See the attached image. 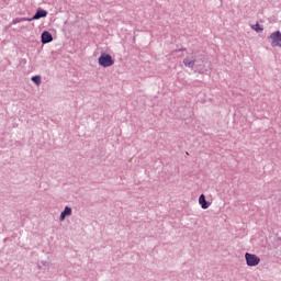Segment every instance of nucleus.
<instances>
[{"label":"nucleus","mask_w":281,"mask_h":281,"mask_svg":"<svg viewBox=\"0 0 281 281\" xmlns=\"http://www.w3.org/2000/svg\"><path fill=\"white\" fill-rule=\"evenodd\" d=\"M45 16H47V11L40 9L36 11L33 18L31 19L22 18L20 20H13V23H21V21H38V19H45Z\"/></svg>","instance_id":"obj_1"},{"label":"nucleus","mask_w":281,"mask_h":281,"mask_svg":"<svg viewBox=\"0 0 281 281\" xmlns=\"http://www.w3.org/2000/svg\"><path fill=\"white\" fill-rule=\"evenodd\" d=\"M115 61L113 60V57H111V55L109 54H102L100 57H99V65L101 67H112V65H114Z\"/></svg>","instance_id":"obj_2"},{"label":"nucleus","mask_w":281,"mask_h":281,"mask_svg":"<svg viewBox=\"0 0 281 281\" xmlns=\"http://www.w3.org/2000/svg\"><path fill=\"white\" fill-rule=\"evenodd\" d=\"M246 265L248 267H258L260 265V258L254 254H245Z\"/></svg>","instance_id":"obj_3"},{"label":"nucleus","mask_w":281,"mask_h":281,"mask_svg":"<svg viewBox=\"0 0 281 281\" xmlns=\"http://www.w3.org/2000/svg\"><path fill=\"white\" fill-rule=\"evenodd\" d=\"M270 41L272 47H281V34L280 31H277L270 35Z\"/></svg>","instance_id":"obj_4"},{"label":"nucleus","mask_w":281,"mask_h":281,"mask_svg":"<svg viewBox=\"0 0 281 281\" xmlns=\"http://www.w3.org/2000/svg\"><path fill=\"white\" fill-rule=\"evenodd\" d=\"M54 41V37L52 36V33L48 31H44L42 33V43L43 45H47V43H52Z\"/></svg>","instance_id":"obj_5"},{"label":"nucleus","mask_w":281,"mask_h":281,"mask_svg":"<svg viewBox=\"0 0 281 281\" xmlns=\"http://www.w3.org/2000/svg\"><path fill=\"white\" fill-rule=\"evenodd\" d=\"M199 203H200L202 210H207V207H210V205H211L210 202H207V201L205 200V195H204V194H201V195H200V198H199Z\"/></svg>","instance_id":"obj_6"},{"label":"nucleus","mask_w":281,"mask_h":281,"mask_svg":"<svg viewBox=\"0 0 281 281\" xmlns=\"http://www.w3.org/2000/svg\"><path fill=\"white\" fill-rule=\"evenodd\" d=\"M66 216H71V207L66 206L64 212H61L60 214V221H63L64 218H66Z\"/></svg>","instance_id":"obj_7"},{"label":"nucleus","mask_w":281,"mask_h":281,"mask_svg":"<svg viewBox=\"0 0 281 281\" xmlns=\"http://www.w3.org/2000/svg\"><path fill=\"white\" fill-rule=\"evenodd\" d=\"M183 64L186 65V67H194V60H190L189 58H186L183 60Z\"/></svg>","instance_id":"obj_8"},{"label":"nucleus","mask_w":281,"mask_h":281,"mask_svg":"<svg viewBox=\"0 0 281 281\" xmlns=\"http://www.w3.org/2000/svg\"><path fill=\"white\" fill-rule=\"evenodd\" d=\"M31 80L33 82H35V85H37V87H38V85H41V76H34L31 78Z\"/></svg>","instance_id":"obj_9"},{"label":"nucleus","mask_w":281,"mask_h":281,"mask_svg":"<svg viewBox=\"0 0 281 281\" xmlns=\"http://www.w3.org/2000/svg\"><path fill=\"white\" fill-rule=\"evenodd\" d=\"M252 30H255L256 32H262V27H260V24H256L255 26H252Z\"/></svg>","instance_id":"obj_10"}]
</instances>
